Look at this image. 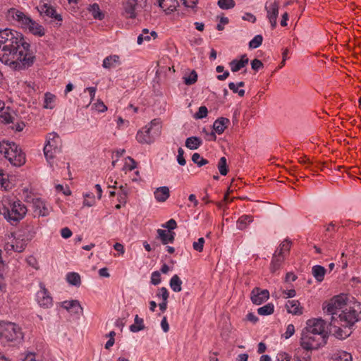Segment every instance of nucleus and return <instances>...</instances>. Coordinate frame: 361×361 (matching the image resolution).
Returning a JSON list of instances; mask_svg holds the SVG:
<instances>
[{
    "label": "nucleus",
    "mask_w": 361,
    "mask_h": 361,
    "mask_svg": "<svg viewBox=\"0 0 361 361\" xmlns=\"http://www.w3.org/2000/svg\"><path fill=\"white\" fill-rule=\"evenodd\" d=\"M30 48L21 33L10 29L0 31V61L12 69L25 70L33 65L35 56Z\"/></svg>",
    "instance_id": "obj_1"
},
{
    "label": "nucleus",
    "mask_w": 361,
    "mask_h": 361,
    "mask_svg": "<svg viewBox=\"0 0 361 361\" xmlns=\"http://www.w3.org/2000/svg\"><path fill=\"white\" fill-rule=\"evenodd\" d=\"M27 212V207L20 200L11 202L9 200L4 199L0 207V214L11 225H16L22 220Z\"/></svg>",
    "instance_id": "obj_2"
},
{
    "label": "nucleus",
    "mask_w": 361,
    "mask_h": 361,
    "mask_svg": "<svg viewBox=\"0 0 361 361\" xmlns=\"http://www.w3.org/2000/svg\"><path fill=\"white\" fill-rule=\"evenodd\" d=\"M23 339L20 326L14 323H0V342L2 345H15Z\"/></svg>",
    "instance_id": "obj_3"
},
{
    "label": "nucleus",
    "mask_w": 361,
    "mask_h": 361,
    "mask_svg": "<svg viewBox=\"0 0 361 361\" xmlns=\"http://www.w3.org/2000/svg\"><path fill=\"white\" fill-rule=\"evenodd\" d=\"M9 13L23 28L28 29L32 34L39 37L44 35L45 32L43 26L33 20L23 12L16 8H11Z\"/></svg>",
    "instance_id": "obj_4"
},
{
    "label": "nucleus",
    "mask_w": 361,
    "mask_h": 361,
    "mask_svg": "<svg viewBox=\"0 0 361 361\" xmlns=\"http://www.w3.org/2000/svg\"><path fill=\"white\" fill-rule=\"evenodd\" d=\"M62 149V140L59 135L52 132L47 136V144L44 147V156L49 163Z\"/></svg>",
    "instance_id": "obj_5"
},
{
    "label": "nucleus",
    "mask_w": 361,
    "mask_h": 361,
    "mask_svg": "<svg viewBox=\"0 0 361 361\" xmlns=\"http://www.w3.org/2000/svg\"><path fill=\"white\" fill-rule=\"evenodd\" d=\"M327 336L319 334L302 331L300 338V345L304 350H311L317 349L326 343Z\"/></svg>",
    "instance_id": "obj_6"
},
{
    "label": "nucleus",
    "mask_w": 361,
    "mask_h": 361,
    "mask_svg": "<svg viewBox=\"0 0 361 361\" xmlns=\"http://www.w3.org/2000/svg\"><path fill=\"white\" fill-rule=\"evenodd\" d=\"M345 298L342 295H336L332 298L329 302H325L323 305V310L325 312L331 315V318L338 317L346 307Z\"/></svg>",
    "instance_id": "obj_7"
},
{
    "label": "nucleus",
    "mask_w": 361,
    "mask_h": 361,
    "mask_svg": "<svg viewBox=\"0 0 361 361\" xmlns=\"http://www.w3.org/2000/svg\"><path fill=\"white\" fill-rule=\"evenodd\" d=\"M329 331L338 339H345L352 333L351 326L341 323L338 318L334 317L331 319Z\"/></svg>",
    "instance_id": "obj_8"
},
{
    "label": "nucleus",
    "mask_w": 361,
    "mask_h": 361,
    "mask_svg": "<svg viewBox=\"0 0 361 361\" xmlns=\"http://www.w3.org/2000/svg\"><path fill=\"white\" fill-rule=\"evenodd\" d=\"M5 157L15 166H20L25 163V154L14 142H11V146Z\"/></svg>",
    "instance_id": "obj_9"
},
{
    "label": "nucleus",
    "mask_w": 361,
    "mask_h": 361,
    "mask_svg": "<svg viewBox=\"0 0 361 361\" xmlns=\"http://www.w3.org/2000/svg\"><path fill=\"white\" fill-rule=\"evenodd\" d=\"M360 313L353 307L346 306L341 313L338 314V318L341 323L347 326H353L360 319Z\"/></svg>",
    "instance_id": "obj_10"
},
{
    "label": "nucleus",
    "mask_w": 361,
    "mask_h": 361,
    "mask_svg": "<svg viewBox=\"0 0 361 361\" xmlns=\"http://www.w3.org/2000/svg\"><path fill=\"white\" fill-rule=\"evenodd\" d=\"M325 326L326 322L324 320L321 318H314L307 321L306 327L302 331L328 336L327 331H325Z\"/></svg>",
    "instance_id": "obj_11"
},
{
    "label": "nucleus",
    "mask_w": 361,
    "mask_h": 361,
    "mask_svg": "<svg viewBox=\"0 0 361 361\" xmlns=\"http://www.w3.org/2000/svg\"><path fill=\"white\" fill-rule=\"evenodd\" d=\"M279 4L276 0L270 1L267 3L265 9L267 13V18L269 20L272 29H274L277 25V18L279 16Z\"/></svg>",
    "instance_id": "obj_12"
},
{
    "label": "nucleus",
    "mask_w": 361,
    "mask_h": 361,
    "mask_svg": "<svg viewBox=\"0 0 361 361\" xmlns=\"http://www.w3.org/2000/svg\"><path fill=\"white\" fill-rule=\"evenodd\" d=\"M269 298V291L267 289H261L255 287L250 293V300L255 305H259L268 300Z\"/></svg>",
    "instance_id": "obj_13"
},
{
    "label": "nucleus",
    "mask_w": 361,
    "mask_h": 361,
    "mask_svg": "<svg viewBox=\"0 0 361 361\" xmlns=\"http://www.w3.org/2000/svg\"><path fill=\"white\" fill-rule=\"evenodd\" d=\"M150 128L145 126L142 130H140L136 135V139L141 144H151L154 142L155 137H157L153 133H151Z\"/></svg>",
    "instance_id": "obj_14"
},
{
    "label": "nucleus",
    "mask_w": 361,
    "mask_h": 361,
    "mask_svg": "<svg viewBox=\"0 0 361 361\" xmlns=\"http://www.w3.org/2000/svg\"><path fill=\"white\" fill-rule=\"evenodd\" d=\"M41 290L37 292V297L38 303L41 307H49L52 305V298L49 295L43 283H40Z\"/></svg>",
    "instance_id": "obj_15"
},
{
    "label": "nucleus",
    "mask_w": 361,
    "mask_h": 361,
    "mask_svg": "<svg viewBox=\"0 0 361 361\" xmlns=\"http://www.w3.org/2000/svg\"><path fill=\"white\" fill-rule=\"evenodd\" d=\"M143 0H128L124 5V12L127 18H135L136 17V10L138 7V4H140Z\"/></svg>",
    "instance_id": "obj_16"
},
{
    "label": "nucleus",
    "mask_w": 361,
    "mask_h": 361,
    "mask_svg": "<svg viewBox=\"0 0 361 361\" xmlns=\"http://www.w3.org/2000/svg\"><path fill=\"white\" fill-rule=\"evenodd\" d=\"M61 307L72 314H79L82 312V307L77 300L64 301L61 303Z\"/></svg>",
    "instance_id": "obj_17"
},
{
    "label": "nucleus",
    "mask_w": 361,
    "mask_h": 361,
    "mask_svg": "<svg viewBox=\"0 0 361 361\" xmlns=\"http://www.w3.org/2000/svg\"><path fill=\"white\" fill-rule=\"evenodd\" d=\"M38 11L41 14H44L50 18H54L58 21H62V16L56 13V10L50 5L44 3L38 6Z\"/></svg>",
    "instance_id": "obj_18"
},
{
    "label": "nucleus",
    "mask_w": 361,
    "mask_h": 361,
    "mask_svg": "<svg viewBox=\"0 0 361 361\" xmlns=\"http://www.w3.org/2000/svg\"><path fill=\"white\" fill-rule=\"evenodd\" d=\"M157 239H159L162 244L166 245L168 243H173L175 240V233L173 231H166L163 229H158L157 231Z\"/></svg>",
    "instance_id": "obj_19"
},
{
    "label": "nucleus",
    "mask_w": 361,
    "mask_h": 361,
    "mask_svg": "<svg viewBox=\"0 0 361 361\" xmlns=\"http://www.w3.org/2000/svg\"><path fill=\"white\" fill-rule=\"evenodd\" d=\"M33 207L35 215L45 216L48 214L44 202L39 198L33 200Z\"/></svg>",
    "instance_id": "obj_20"
},
{
    "label": "nucleus",
    "mask_w": 361,
    "mask_h": 361,
    "mask_svg": "<svg viewBox=\"0 0 361 361\" xmlns=\"http://www.w3.org/2000/svg\"><path fill=\"white\" fill-rule=\"evenodd\" d=\"M286 310L288 313L295 315H300L302 314V307L298 300H288L286 305Z\"/></svg>",
    "instance_id": "obj_21"
},
{
    "label": "nucleus",
    "mask_w": 361,
    "mask_h": 361,
    "mask_svg": "<svg viewBox=\"0 0 361 361\" xmlns=\"http://www.w3.org/2000/svg\"><path fill=\"white\" fill-rule=\"evenodd\" d=\"M154 194L157 202H165L170 196L169 188L166 186L159 187L156 189Z\"/></svg>",
    "instance_id": "obj_22"
},
{
    "label": "nucleus",
    "mask_w": 361,
    "mask_h": 361,
    "mask_svg": "<svg viewBox=\"0 0 361 361\" xmlns=\"http://www.w3.org/2000/svg\"><path fill=\"white\" fill-rule=\"evenodd\" d=\"M284 259V256L274 252L270 264V271L271 273L274 274L281 269Z\"/></svg>",
    "instance_id": "obj_23"
},
{
    "label": "nucleus",
    "mask_w": 361,
    "mask_h": 361,
    "mask_svg": "<svg viewBox=\"0 0 361 361\" xmlns=\"http://www.w3.org/2000/svg\"><path fill=\"white\" fill-rule=\"evenodd\" d=\"M230 121L227 118L220 117L217 118L214 124L213 129L215 130L216 133L219 135L224 133V130L227 128Z\"/></svg>",
    "instance_id": "obj_24"
},
{
    "label": "nucleus",
    "mask_w": 361,
    "mask_h": 361,
    "mask_svg": "<svg viewBox=\"0 0 361 361\" xmlns=\"http://www.w3.org/2000/svg\"><path fill=\"white\" fill-rule=\"evenodd\" d=\"M157 2L159 6L168 13L175 11L178 6L177 0H157Z\"/></svg>",
    "instance_id": "obj_25"
},
{
    "label": "nucleus",
    "mask_w": 361,
    "mask_h": 361,
    "mask_svg": "<svg viewBox=\"0 0 361 361\" xmlns=\"http://www.w3.org/2000/svg\"><path fill=\"white\" fill-rule=\"evenodd\" d=\"M11 240L13 244L14 252H21L25 249L27 243L23 236L18 235L17 237H13Z\"/></svg>",
    "instance_id": "obj_26"
},
{
    "label": "nucleus",
    "mask_w": 361,
    "mask_h": 361,
    "mask_svg": "<svg viewBox=\"0 0 361 361\" xmlns=\"http://www.w3.org/2000/svg\"><path fill=\"white\" fill-rule=\"evenodd\" d=\"M87 11L94 19L101 20L104 18V13L100 10L99 6L97 3L90 5Z\"/></svg>",
    "instance_id": "obj_27"
},
{
    "label": "nucleus",
    "mask_w": 361,
    "mask_h": 361,
    "mask_svg": "<svg viewBox=\"0 0 361 361\" xmlns=\"http://www.w3.org/2000/svg\"><path fill=\"white\" fill-rule=\"evenodd\" d=\"M202 144V140L197 136L189 137L185 140V147L190 149H197Z\"/></svg>",
    "instance_id": "obj_28"
},
{
    "label": "nucleus",
    "mask_w": 361,
    "mask_h": 361,
    "mask_svg": "<svg viewBox=\"0 0 361 361\" xmlns=\"http://www.w3.org/2000/svg\"><path fill=\"white\" fill-rule=\"evenodd\" d=\"M312 275L318 282H322L324 279L326 269L320 265H315L312 269Z\"/></svg>",
    "instance_id": "obj_29"
},
{
    "label": "nucleus",
    "mask_w": 361,
    "mask_h": 361,
    "mask_svg": "<svg viewBox=\"0 0 361 361\" xmlns=\"http://www.w3.org/2000/svg\"><path fill=\"white\" fill-rule=\"evenodd\" d=\"M292 242L288 239L283 240L279 246L278 249L275 251L279 255L285 257L286 252H289L291 247Z\"/></svg>",
    "instance_id": "obj_30"
},
{
    "label": "nucleus",
    "mask_w": 361,
    "mask_h": 361,
    "mask_svg": "<svg viewBox=\"0 0 361 361\" xmlns=\"http://www.w3.org/2000/svg\"><path fill=\"white\" fill-rule=\"evenodd\" d=\"M169 285L173 291L176 293L180 292L182 290V281L177 274H175L171 277L169 281Z\"/></svg>",
    "instance_id": "obj_31"
},
{
    "label": "nucleus",
    "mask_w": 361,
    "mask_h": 361,
    "mask_svg": "<svg viewBox=\"0 0 361 361\" xmlns=\"http://www.w3.org/2000/svg\"><path fill=\"white\" fill-rule=\"evenodd\" d=\"M310 350H298L295 355V361H311V353Z\"/></svg>",
    "instance_id": "obj_32"
},
{
    "label": "nucleus",
    "mask_w": 361,
    "mask_h": 361,
    "mask_svg": "<svg viewBox=\"0 0 361 361\" xmlns=\"http://www.w3.org/2000/svg\"><path fill=\"white\" fill-rule=\"evenodd\" d=\"M135 323L130 326V330L132 332H138L145 329V325L143 324V319L138 317V315H135Z\"/></svg>",
    "instance_id": "obj_33"
},
{
    "label": "nucleus",
    "mask_w": 361,
    "mask_h": 361,
    "mask_svg": "<svg viewBox=\"0 0 361 361\" xmlns=\"http://www.w3.org/2000/svg\"><path fill=\"white\" fill-rule=\"evenodd\" d=\"M119 56L117 55H112L106 57L103 61L102 66L104 68H111L115 66V63L118 62Z\"/></svg>",
    "instance_id": "obj_34"
},
{
    "label": "nucleus",
    "mask_w": 361,
    "mask_h": 361,
    "mask_svg": "<svg viewBox=\"0 0 361 361\" xmlns=\"http://www.w3.org/2000/svg\"><path fill=\"white\" fill-rule=\"evenodd\" d=\"M66 279L67 281L73 286H79L81 284L80 276L78 273H68L66 276Z\"/></svg>",
    "instance_id": "obj_35"
},
{
    "label": "nucleus",
    "mask_w": 361,
    "mask_h": 361,
    "mask_svg": "<svg viewBox=\"0 0 361 361\" xmlns=\"http://www.w3.org/2000/svg\"><path fill=\"white\" fill-rule=\"evenodd\" d=\"M253 218L252 216L243 215L239 218L237 221L238 228L240 230L245 229L249 223L252 222Z\"/></svg>",
    "instance_id": "obj_36"
},
{
    "label": "nucleus",
    "mask_w": 361,
    "mask_h": 361,
    "mask_svg": "<svg viewBox=\"0 0 361 361\" xmlns=\"http://www.w3.org/2000/svg\"><path fill=\"white\" fill-rule=\"evenodd\" d=\"M274 311V306L272 303H268L257 309V313L262 316L271 314Z\"/></svg>",
    "instance_id": "obj_37"
},
{
    "label": "nucleus",
    "mask_w": 361,
    "mask_h": 361,
    "mask_svg": "<svg viewBox=\"0 0 361 361\" xmlns=\"http://www.w3.org/2000/svg\"><path fill=\"white\" fill-rule=\"evenodd\" d=\"M147 126L155 135L158 136L160 134L161 121L159 118L153 119Z\"/></svg>",
    "instance_id": "obj_38"
},
{
    "label": "nucleus",
    "mask_w": 361,
    "mask_h": 361,
    "mask_svg": "<svg viewBox=\"0 0 361 361\" xmlns=\"http://www.w3.org/2000/svg\"><path fill=\"white\" fill-rule=\"evenodd\" d=\"M217 168L221 175L226 176L228 173V169L226 157H223L219 159Z\"/></svg>",
    "instance_id": "obj_39"
},
{
    "label": "nucleus",
    "mask_w": 361,
    "mask_h": 361,
    "mask_svg": "<svg viewBox=\"0 0 361 361\" xmlns=\"http://www.w3.org/2000/svg\"><path fill=\"white\" fill-rule=\"evenodd\" d=\"M183 79L185 85H193L197 80V73L195 70H192L188 76H184Z\"/></svg>",
    "instance_id": "obj_40"
},
{
    "label": "nucleus",
    "mask_w": 361,
    "mask_h": 361,
    "mask_svg": "<svg viewBox=\"0 0 361 361\" xmlns=\"http://www.w3.org/2000/svg\"><path fill=\"white\" fill-rule=\"evenodd\" d=\"M55 98L54 94L50 92L45 93L44 108L52 109L54 106L51 105V103L54 102Z\"/></svg>",
    "instance_id": "obj_41"
},
{
    "label": "nucleus",
    "mask_w": 361,
    "mask_h": 361,
    "mask_svg": "<svg viewBox=\"0 0 361 361\" xmlns=\"http://www.w3.org/2000/svg\"><path fill=\"white\" fill-rule=\"evenodd\" d=\"M192 161L196 164L199 167H201L204 165L208 164V161L206 159H204L200 156L198 153H194L192 156Z\"/></svg>",
    "instance_id": "obj_42"
},
{
    "label": "nucleus",
    "mask_w": 361,
    "mask_h": 361,
    "mask_svg": "<svg viewBox=\"0 0 361 361\" xmlns=\"http://www.w3.org/2000/svg\"><path fill=\"white\" fill-rule=\"evenodd\" d=\"M332 361H352V356L345 351L339 352Z\"/></svg>",
    "instance_id": "obj_43"
},
{
    "label": "nucleus",
    "mask_w": 361,
    "mask_h": 361,
    "mask_svg": "<svg viewBox=\"0 0 361 361\" xmlns=\"http://www.w3.org/2000/svg\"><path fill=\"white\" fill-rule=\"evenodd\" d=\"M243 61H240L237 59H233L229 63V66L231 67V70L232 72H237L240 71L242 68L245 67L243 65Z\"/></svg>",
    "instance_id": "obj_44"
},
{
    "label": "nucleus",
    "mask_w": 361,
    "mask_h": 361,
    "mask_svg": "<svg viewBox=\"0 0 361 361\" xmlns=\"http://www.w3.org/2000/svg\"><path fill=\"white\" fill-rule=\"evenodd\" d=\"M262 36L261 35H257L250 42L249 47L251 49H256L262 44Z\"/></svg>",
    "instance_id": "obj_45"
},
{
    "label": "nucleus",
    "mask_w": 361,
    "mask_h": 361,
    "mask_svg": "<svg viewBox=\"0 0 361 361\" xmlns=\"http://www.w3.org/2000/svg\"><path fill=\"white\" fill-rule=\"evenodd\" d=\"M218 5L222 9H230L235 6V1L233 0H219Z\"/></svg>",
    "instance_id": "obj_46"
},
{
    "label": "nucleus",
    "mask_w": 361,
    "mask_h": 361,
    "mask_svg": "<svg viewBox=\"0 0 361 361\" xmlns=\"http://www.w3.org/2000/svg\"><path fill=\"white\" fill-rule=\"evenodd\" d=\"M13 118L10 114V113L7 111H2L0 114V121L3 123H10L13 122Z\"/></svg>",
    "instance_id": "obj_47"
},
{
    "label": "nucleus",
    "mask_w": 361,
    "mask_h": 361,
    "mask_svg": "<svg viewBox=\"0 0 361 361\" xmlns=\"http://www.w3.org/2000/svg\"><path fill=\"white\" fill-rule=\"evenodd\" d=\"M208 114L207 108L205 106H202L199 108L198 111L195 113L194 117L196 119H202L207 117Z\"/></svg>",
    "instance_id": "obj_48"
},
{
    "label": "nucleus",
    "mask_w": 361,
    "mask_h": 361,
    "mask_svg": "<svg viewBox=\"0 0 361 361\" xmlns=\"http://www.w3.org/2000/svg\"><path fill=\"white\" fill-rule=\"evenodd\" d=\"M204 244V238H200L197 242H194L192 244L193 249L197 252H201L203 250Z\"/></svg>",
    "instance_id": "obj_49"
},
{
    "label": "nucleus",
    "mask_w": 361,
    "mask_h": 361,
    "mask_svg": "<svg viewBox=\"0 0 361 361\" xmlns=\"http://www.w3.org/2000/svg\"><path fill=\"white\" fill-rule=\"evenodd\" d=\"M161 282V274L159 271H155L151 275V283L153 285H158Z\"/></svg>",
    "instance_id": "obj_50"
},
{
    "label": "nucleus",
    "mask_w": 361,
    "mask_h": 361,
    "mask_svg": "<svg viewBox=\"0 0 361 361\" xmlns=\"http://www.w3.org/2000/svg\"><path fill=\"white\" fill-rule=\"evenodd\" d=\"M157 297L161 298L162 300H167L169 298L168 290L165 287L161 288L157 293Z\"/></svg>",
    "instance_id": "obj_51"
},
{
    "label": "nucleus",
    "mask_w": 361,
    "mask_h": 361,
    "mask_svg": "<svg viewBox=\"0 0 361 361\" xmlns=\"http://www.w3.org/2000/svg\"><path fill=\"white\" fill-rule=\"evenodd\" d=\"M184 151L181 147L178 149L177 161L180 166H184L186 164V161L183 157Z\"/></svg>",
    "instance_id": "obj_52"
},
{
    "label": "nucleus",
    "mask_w": 361,
    "mask_h": 361,
    "mask_svg": "<svg viewBox=\"0 0 361 361\" xmlns=\"http://www.w3.org/2000/svg\"><path fill=\"white\" fill-rule=\"evenodd\" d=\"M251 66L254 71H257L260 68H263L264 65L260 60L255 59L251 61Z\"/></svg>",
    "instance_id": "obj_53"
},
{
    "label": "nucleus",
    "mask_w": 361,
    "mask_h": 361,
    "mask_svg": "<svg viewBox=\"0 0 361 361\" xmlns=\"http://www.w3.org/2000/svg\"><path fill=\"white\" fill-rule=\"evenodd\" d=\"M295 333V327L293 324H288L286 331L283 334V336L286 339L289 338L291 337Z\"/></svg>",
    "instance_id": "obj_54"
},
{
    "label": "nucleus",
    "mask_w": 361,
    "mask_h": 361,
    "mask_svg": "<svg viewBox=\"0 0 361 361\" xmlns=\"http://www.w3.org/2000/svg\"><path fill=\"white\" fill-rule=\"evenodd\" d=\"M162 227L166 228L169 229V231H171L177 227V224L174 219H171L165 224H163Z\"/></svg>",
    "instance_id": "obj_55"
},
{
    "label": "nucleus",
    "mask_w": 361,
    "mask_h": 361,
    "mask_svg": "<svg viewBox=\"0 0 361 361\" xmlns=\"http://www.w3.org/2000/svg\"><path fill=\"white\" fill-rule=\"evenodd\" d=\"M95 109L99 112H104L107 110V106L103 102L98 100L97 103L94 104Z\"/></svg>",
    "instance_id": "obj_56"
},
{
    "label": "nucleus",
    "mask_w": 361,
    "mask_h": 361,
    "mask_svg": "<svg viewBox=\"0 0 361 361\" xmlns=\"http://www.w3.org/2000/svg\"><path fill=\"white\" fill-rule=\"evenodd\" d=\"M26 261L30 267L35 268V269H39L38 262L35 257L30 255L27 258Z\"/></svg>",
    "instance_id": "obj_57"
},
{
    "label": "nucleus",
    "mask_w": 361,
    "mask_h": 361,
    "mask_svg": "<svg viewBox=\"0 0 361 361\" xmlns=\"http://www.w3.org/2000/svg\"><path fill=\"white\" fill-rule=\"evenodd\" d=\"M10 146H11V142H4L3 143H0V153L4 154V157H5Z\"/></svg>",
    "instance_id": "obj_58"
},
{
    "label": "nucleus",
    "mask_w": 361,
    "mask_h": 361,
    "mask_svg": "<svg viewBox=\"0 0 361 361\" xmlns=\"http://www.w3.org/2000/svg\"><path fill=\"white\" fill-rule=\"evenodd\" d=\"M61 235L63 238L66 239L72 235V231L68 227H65L61 230Z\"/></svg>",
    "instance_id": "obj_59"
},
{
    "label": "nucleus",
    "mask_w": 361,
    "mask_h": 361,
    "mask_svg": "<svg viewBox=\"0 0 361 361\" xmlns=\"http://www.w3.org/2000/svg\"><path fill=\"white\" fill-rule=\"evenodd\" d=\"M283 295L285 298H293L295 296L296 292L294 289L283 290Z\"/></svg>",
    "instance_id": "obj_60"
},
{
    "label": "nucleus",
    "mask_w": 361,
    "mask_h": 361,
    "mask_svg": "<svg viewBox=\"0 0 361 361\" xmlns=\"http://www.w3.org/2000/svg\"><path fill=\"white\" fill-rule=\"evenodd\" d=\"M96 90H97V88L95 87H89L85 90V91H88L90 93V102H92L94 99Z\"/></svg>",
    "instance_id": "obj_61"
},
{
    "label": "nucleus",
    "mask_w": 361,
    "mask_h": 361,
    "mask_svg": "<svg viewBox=\"0 0 361 361\" xmlns=\"http://www.w3.org/2000/svg\"><path fill=\"white\" fill-rule=\"evenodd\" d=\"M161 328H162L163 331L165 333L169 331V325L168 324V322H167V319H166V317H164V318L162 319V320L161 322Z\"/></svg>",
    "instance_id": "obj_62"
},
{
    "label": "nucleus",
    "mask_w": 361,
    "mask_h": 361,
    "mask_svg": "<svg viewBox=\"0 0 361 361\" xmlns=\"http://www.w3.org/2000/svg\"><path fill=\"white\" fill-rule=\"evenodd\" d=\"M150 40V36H145L142 33L137 37V42L138 44H141L144 41L149 42Z\"/></svg>",
    "instance_id": "obj_63"
},
{
    "label": "nucleus",
    "mask_w": 361,
    "mask_h": 361,
    "mask_svg": "<svg viewBox=\"0 0 361 361\" xmlns=\"http://www.w3.org/2000/svg\"><path fill=\"white\" fill-rule=\"evenodd\" d=\"M247 319L252 323H256L258 321V317L252 312H250L246 316Z\"/></svg>",
    "instance_id": "obj_64"
}]
</instances>
